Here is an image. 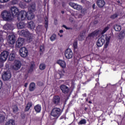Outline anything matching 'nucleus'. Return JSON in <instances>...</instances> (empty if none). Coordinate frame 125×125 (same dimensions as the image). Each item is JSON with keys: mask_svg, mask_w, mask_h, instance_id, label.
<instances>
[{"mask_svg": "<svg viewBox=\"0 0 125 125\" xmlns=\"http://www.w3.org/2000/svg\"><path fill=\"white\" fill-rule=\"evenodd\" d=\"M106 42H107L109 43L110 42V39H111V37L110 36H106L105 38Z\"/></svg>", "mask_w": 125, "mask_h": 125, "instance_id": "obj_41", "label": "nucleus"}, {"mask_svg": "<svg viewBox=\"0 0 125 125\" xmlns=\"http://www.w3.org/2000/svg\"><path fill=\"white\" fill-rule=\"evenodd\" d=\"M105 43V40L102 38H99L96 42V45L98 47H101Z\"/></svg>", "mask_w": 125, "mask_h": 125, "instance_id": "obj_13", "label": "nucleus"}, {"mask_svg": "<svg viewBox=\"0 0 125 125\" xmlns=\"http://www.w3.org/2000/svg\"><path fill=\"white\" fill-rule=\"evenodd\" d=\"M25 116H26V115L24 113H22L21 114V118L24 120V119H25Z\"/></svg>", "mask_w": 125, "mask_h": 125, "instance_id": "obj_46", "label": "nucleus"}, {"mask_svg": "<svg viewBox=\"0 0 125 125\" xmlns=\"http://www.w3.org/2000/svg\"><path fill=\"white\" fill-rule=\"evenodd\" d=\"M21 66H22L21 61L16 60L14 62V64L12 67L13 70H14L15 71H18V70L21 68Z\"/></svg>", "mask_w": 125, "mask_h": 125, "instance_id": "obj_5", "label": "nucleus"}, {"mask_svg": "<svg viewBox=\"0 0 125 125\" xmlns=\"http://www.w3.org/2000/svg\"><path fill=\"white\" fill-rule=\"evenodd\" d=\"M4 62V61H0V68H2V67H3V62Z\"/></svg>", "mask_w": 125, "mask_h": 125, "instance_id": "obj_45", "label": "nucleus"}, {"mask_svg": "<svg viewBox=\"0 0 125 125\" xmlns=\"http://www.w3.org/2000/svg\"><path fill=\"white\" fill-rule=\"evenodd\" d=\"M125 38V35L124 33H121L118 35V39L119 40H123Z\"/></svg>", "mask_w": 125, "mask_h": 125, "instance_id": "obj_36", "label": "nucleus"}, {"mask_svg": "<svg viewBox=\"0 0 125 125\" xmlns=\"http://www.w3.org/2000/svg\"><path fill=\"white\" fill-rule=\"evenodd\" d=\"M62 27L63 28H64L65 29H66V30H73V28L68 27L64 24L62 25Z\"/></svg>", "mask_w": 125, "mask_h": 125, "instance_id": "obj_42", "label": "nucleus"}, {"mask_svg": "<svg viewBox=\"0 0 125 125\" xmlns=\"http://www.w3.org/2000/svg\"><path fill=\"white\" fill-rule=\"evenodd\" d=\"M74 7V9H76V10H82L83 9V7L80 5L76 4Z\"/></svg>", "mask_w": 125, "mask_h": 125, "instance_id": "obj_35", "label": "nucleus"}, {"mask_svg": "<svg viewBox=\"0 0 125 125\" xmlns=\"http://www.w3.org/2000/svg\"><path fill=\"white\" fill-rule=\"evenodd\" d=\"M38 84L39 86H42V85H43V83L42 82H38Z\"/></svg>", "mask_w": 125, "mask_h": 125, "instance_id": "obj_44", "label": "nucleus"}, {"mask_svg": "<svg viewBox=\"0 0 125 125\" xmlns=\"http://www.w3.org/2000/svg\"><path fill=\"white\" fill-rule=\"evenodd\" d=\"M105 120V118H103L102 119V122H104Z\"/></svg>", "mask_w": 125, "mask_h": 125, "instance_id": "obj_64", "label": "nucleus"}, {"mask_svg": "<svg viewBox=\"0 0 125 125\" xmlns=\"http://www.w3.org/2000/svg\"><path fill=\"white\" fill-rule=\"evenodd\" d=\"M69 5L71 6V7H73V8H75V6H76V4L75 3H74L73 2H70L69 3Z\"/></svg>", "mask_w": 125, "mask_h": 125, "instance_id": "obj_43", "label": "nucleus"}, {"mask_svg": "<svg viewBox=\"0 0 125 125\" xmlns=\"http://www.w3.org/2000/svg\"><path fill=\"white\" fill-rule=\"evenodd\" d=\"M61 13H62V14H64L65 13V12H64V11H61Z\"/></svg>", "mask_w": 125, "mask_h": 125, "instance_id": "obj_60", "label": "nucleus"}, {"mask_svg": "<svg viewBox=\"0 0 125 125\" xmlns=\"http://www.w3.org/2000/svg\"><path fill=\"white\" fill-rule=\"evenodd\" d=\"M73 47L74 48V50L76 49H78V41H74L73 43Z\"/></svg>", "mask_w": 125, "mask_h": 125, "instance_id": "obj_30", "label": "nucleus"}, {"mask_svg": "<svg viewBox=\"0 0 125 125\" xmlns=\"http://www.w3.org/2000/svg\"><path fill=\"white\" fill-rule=\"evenodd\" d=\"M27 86H28V83H25L24 84V87H27Z\"/></svg>", "mask_w": 125, "mask_h": 125, "instance_id": "obj_55", "label": "nucleus"}, {"mask_svg": "<svg viewBox=\"0 0 125 125\" xmlns=\"http://www.w3.org/2000/svg\"><path fill=\"white\" fill-rule=\"evenodd\" d=\"M28 10L30 13H33L36 11V4H31L28 8Z\"/></svg>", "mask_w": 125, "mask_h": 125, "instance_id": "obj_19", "label": "nucleus"}, {"mask_svg": "<svg viewBox=\"0 0 125 125\" xmlns=\"http://www.w3.org/2000/svg\"><path fill=\"white\" fill-rule=\"evenodd\" d=\"M61 98L59 95H55L53 97L52 100V102H53V104L56 105V106L58 105L59 104H60V100Z\"/></svg>", "mask_w": 125, "mask_h": 125, "instance_id": "obj_8", "label": "nucleus"}, {"mask_svg": "<svg viewBox=\"0 0 125 125\" xmlns=\"http://www.w3.org/2000/svg\"><path fill=\"white\" fill-rule=\"evenodd\" d=\"M1 8H2V5H0V9H1Z\"/></svg>", "mask_w": 125, "mask_h": 125, "instance_id": "obj_63", "label": "nucleus"}, {"mask_svg": "<svg viewBox=\"0 0 125 125\" xmlns=\"http://www.w3.org/2000/svg\"><path fill=\"white\" fill-rule=\"evenodd\" d=\"M64 74H65V71L63 69L59 71L58 73L56 74L57 79L58 80L61 79L64 76Z\"/></svg>", "mask_w": 125, "mask_h": 125, "instance_id": "obj_17", "label": "nucleus"}, {"mask_svg": "<svg viewBox=\"0 0 125 125\" xmlns=\"http://www.w3.org/2000/svg\"><path fill=\"white\" fill-rule=\"evenodd\" d=\"M57 36L56 34H53L50 38L51 42H54L56 40Z\"/></svg>", "mask_w": 125, "mask_h": 125, "instance_id": "obj_33", "label": "nucleus"}, {"mask_svg": "<svg viewBox=\"0 0 125 125\" xmlns=\"http://www.w3.org/2000/svg\"><path fill=\"white\" fill-rule=\"evenodd\" d=\"M109 30V26L105 27L101 33V35H104V33Z\"/></svg>", "mask_w": 125, "mask_h": 125, "instance_id": "obj_37", "label": "nucleus"}, {"mask_svg": "<svg viewBox=\"0 0 125 125\" xmlns=\"http://www.w3.org/2000/svg\"><path fill=\"white\" fill-rule=\"evenodd\" d=\"M18 29H24L25 28V23L23 22H20L17 24Z\"/></svg>", "mask_w": 125, "mask_h": 125, "instance_id": "obj_25", "label": "nucleus"}, {"mask_svg": "<svg viewBox=\"0 0 125 125\" xmlns=\"http://www.w3.org/2000/svg\"><path fill=\"white\" fill-rule=\"evenodd\" d=\"M83 97H86V94H83Z\"/></svg>", "mask_w": 125, "mask_h": 125, "instance_id": "obj_57", "label": "nucleus"}, {"mask_svg": "<svg viewBox=\"0 0 125 125\" xmlns=\"http://www.w3.org/2000/svg\"><path fill=\"white\" fill-rule=\"evenodd\" d=\"M119 16V15L118 14H114L113 15H112L110 16V19H112V20H114V19H116V18H117V17Z\"/></svg>", "mask_w": 125, "mask_h": 125, "instance_id": "obj_34", "label": "nucleus"}, {"mask_svg": "<svg viewBox=\"0 0 125 125\" xmlns=\"http://www.w3.org/2000/svg\"><path fill=\"white\" fill-rule=\"evenodd\" d=\"M57 64H58L60 65V66L62 68V69H64V68H66V62L62 60H59L57 61L56 62Z\"/></svg>", "mask_w": 125, "mask_h": 125, "instance_id": "obj_15", "label": "nucleus"}, {"mask_svg": "<svg viewBox=\"0 0 125 125\" xmlns=\"http://www.w3.org/2000/svg\"><path fill=\"white\" fill-rule=\"evenodd\" d=\"M96 3L97 5L100 8H102V7H104V5H105V1H104V0H97Z\"/></svg>", "mask_w": 125, "mask_h": 125, "instance_id": "obj_16", "label": "nucleus"}, {"mask_svg": "<svg viewBox=\"0 0 125 125\" xmlns=\"http://www.w3.org/2000/svg\"><path fill=\"white\" fill-rule=\"evenodd\" d=\"M5 120V117L2 115H0V123H2Z\"/></svg>", "mask_w": 125, "mask_h": 125, "instance_id": "obj_39", "label": "nucleus"}, {"mask_svg": "<svg viewBox=\"0 0 125 125\" xmlns=\"http://www.w3.org/2000/svg\"><path fill=\"white\" fill-rule=\"evenodd\" d=\"M64 55L67 59H71L73 58V51L71 49L68 48L65 50Z\"/></svg>", "mask_w": 125, "mask_h": 125, "instance_id": "obj_6", "label": "nucleus"}, {"mask_svg": "<svg viewBox=\"0 0 125 125\" xmlns=\"http://www.w3.org/2000/svg\"><path fill=\"white\" fill-rule=\"evenodd\" d=\"M34 67H35V63H31L30 67L28 71V73H31V72H33V71H34Z\"/></svg>", "mask_w": 125, "mask_h": 125, "instance_id": "obj_29", "label": "nucleus"}, {"mask_svg": "<svg viewBox=\"0 0 125 125\" xmlns=\"http://www.w3.org/2000/svg\"><path fill=\"white\" fill-rule=\"evenodd\" d=\"M60 33H61V34H62V33H63V30H60Z\"/></svg>", "mask_w": 125, "mask_h": 125, "instance_id": "obj_59", "label": "nucleus"}, {"mask_svg": "<svg viewBox=\"0 0 125 125\" xmlns=\"http://www.w3.org/2000/svg\"><path fill=\"white\" fill-rule=\"evenodd\" d=\"M24 1H25V2H30V1H31L32 0H23Z\"/></svg>", "mask_w": 125, "mask_h": 125, "instance_id": "obj_51", "label": "nucleus"}, {"mask_svg": "<svg viewBox=\"0 0 125 125\" xmlns=\"http://www.w3.org/2000/svg\"><path fill=\"white\" fill-rule=\"evenodd\" d=\"M2 87V82L0 80V89H1V87Z\"/></svg>", "mask_w": 125, "mask_h": 125, "instance_id": "obj_49", "label": "nucleus"}, {"mask_svg": "<svg viewBox=\"0 0 125 125\" xmlns=\"http://www.w3.org/2000/svg\"><path fill=\"white\" fill-rule=\"evenodd\" d=\"M22 4H20V6L21 8H23V7H24V6L23 5H22Z\"/></svg>", "mask_w": 125, "mask_h": 125, "instance_id": "obj_56", "label": "nucleus"}, {"mask_svg": "<svg viewBox=\"0 0 125 125\" xmlns=\"http://www.w3.org/2000/svg\"><path fill=\"white\" fill-rule=\"evenodd\" d=\"M28 49L26 47H22L20 49V55L21 57L25 58L28 56Z\"/></svg>", "mask_w": 125, "mask_h": 125, "instance_id": "obj_3", "label": "nucleus"}, {"mask_svg": "<svg viewBox=\"0 0 125 125\" xmlns=\"http://www.w3.org/2000/svg\"><path fill=\"white\" fill-rule=\"evenodd\" d=\"M85 124H86V120L84 119H82L78 122L79 125H85Z\"/></svg>", "mask_w": 125, "mask_h": 125, "instance_id": "obj_28", "label": "nucleus"}, {"mask_svg": "<svg viewBox=\"0 0 125 125\" xmlns=\"http://www.w3.org/2000/svg\"><path fill=\"white\" fill-rule=\"evenodd\" d=\"M125 72H124V73H123L122 74V77H124V76H125Z\"/></svg>", "mask_w": 125, "mask_h": 125, "instance_id": "obj_62", "label": "nucleus"}, {"mask_svg": "<svg viewBox=\"0 0 125 125\" xmlns=\"http://www.w3.org/2000/svg\"><path fill=\"white\" fill-rule=\"evenodd\" d=\"M42 46H40V51H42Z\"/></svg>", "mask_w": 125, "mask_h": 125, "instance_id": "obj_58", "label": "nucleus"}, {"mask_svg": "<svg viewBox=\"0 0 125 125\" xmlns=\"http://www.w3.org/2000/svg\"><path fill=\"white\" fill-rule=\"evenodd\" d=\"M0 2H1L2 3H3L5 2L4 0H0Z\"/></svg>", "mask_w": 125, "mask_h": 125, "instance_id": "obj_54", "label": "nucleus"}, {"mask_svg": "<svg viewBox=\"0 0 125 125\" xmlns=\"http://www.w3.org/2000/svg\"><path fill=\"white\" fill-rule=\"evenodd\" d=\"M61 115V109L58 107H55L53 108L50 113V120H55L58 119Z\"/></svg>", "mask_w": 125, "mask_h": 125, "instance_id": "obj_2", "label": "nucleus"}, {"mask_svg": "<svg viewBox=\"0 0 125 125\" xmlns=\"http://www.w3.org/2000/svg\"><path fill=\"white\" fill-rule=\"evenodd\" d=\"M5 125H15V122L14 120H9L6 124Z\"/></svg>", "mask_w": 125, "mask_h": 125, "instance_id": "obj_27", "label": "nucleus"}, {"mask_svg": "<svg viewBox=\"0 0 125 125\" xmlns=\"http://www.w3.org/2000/svg\"><path fill=\"white\" fill-rule=\"evenodd\" d=\"M12 3L13 4H16L17 3V0H13Z\"/></svg>", "mask_w": 125, "mask_h": 125, "instance_id": "obj_48", "label": "nucleus"}, {"mask_svg": "<svg viewBox=\"0 0 125 125\" xmlns=\"http://www.w3.org/2000/svg\"><path fill=\"white\" fill-rule=\"evenodd\" d=\"M9 55V52L7 51H3L0 55V61H6Z\"/></svg>", "mask_w": 125, "mask_h": 125, "instance_id": "obj_4", "label": "nucleus"}, {"mask_svg": "<svg viewBox=\"0 0 125 125\" xmlns=\"http://www.w3.org/2000/svg\"><path fill=\"white\" fill-rule=\"evenodd\" d=\"M25 42V39L24 38H18V40L16 42V46L18 48H20V47H21V46H23V44Z\"/></svg>", "mask_w": 125, "mask_h": 125, "instance_id": "obj_7", "label": "nucleus"}, {"mask_svg": "<svg viewBox=\"0 0 125 125\" xmlns=\"http://www.w3.org/2000/svg\"><path fill=\"white\" fill-rule=\"evenodd\" d=\"M35 26L36 25L35 24L34 21H31L29 22H28V28H30V29H35Z\"/></svg>", "mask_w": 125, "mask_h": 125, "instance_id": "obj_23", "label": "nucleus"}, {"mask_svg": "<svg viewBox=\"0 0 125 125\" xmlns=\"http://www.w3.org/2000/svg\"><path fill=\"white\" fill-rule=\"evenodd\" d=\"M100 31L99 30H96L92 32V33H89L88 36L87 37V39H91V38H95V37H97L98 35H99V32Z\"/></svg>", "mask_w": 125, "mask_h": 125, "instance_id": "obj_10", "label": "nucleus"}, {"mask_svg": "<svg viewBox=\"0 0 125 125\" xmlns=\"http://www.w3.org/2000/svg\"><path fill=\"white\" fill-rule=\"evenodd\" d=\"M8 42L10 44H14L16 42L15 36L14 35H9Z\"/></svg>", "mask_w": 125, "mask_h": 125, "instance_id": "obj_14", "label": "nucleus"}, {"mask_svg": "<svg viewBox=\"0 0 125 125\" xmlns=\"http://www.w3.org/2000/svg\"><path fill=\"white\" fill-rule=\"evenodd\" d=\"M2 34H3V32H2V31H0V42H1L2 41H3V38L2 37H3Z\"/></svg>", "mask_w": 125, "mask_h": 125, "instance_id": "obj_40", "label": "nucleus"}, {"mask_svg": "<svg viewBox=\"0 0 125 125\" xmlns=\"http://www.w3.org/2000/svg\"><path fill=\"white\" fill-rule=\"evenodd\" d=\"M11 78V74L4 72L2 75V79L3 81H8Z\"/></svg>", "mask_w": 125, "mask_h": 125, "instance_id": "obj_12", "label": "nucleus"}, {"mask_svg": "<svg viewBox=\"0 0 125 125\" xmlns=\"http://www.w3.org/2000/svg\"><path fill=\"white\" fill-rule=\"evenodd\" d=\"M60 88L62 92L63 93H64V94H67L69 93V91H70V88H69V87L64 84L61 85L60 86Z\"/></svg>", "mask_w": 125, "mask_h": 125, "instance_id": "obj_9", "label": "nucleus"}, {"mask_svg": "<svg viewBox=\"0 0 125 125\" xmlns=\"http://www.w3.org/2000/svg\"><path fill=\"white\" fill-rule=\"evenodd\" d=\"M13 113H16L18 112V106L14 105L13 108Z\"/></svg>", "mask_w": 125, "mask_h": 125, "instance_id": "obj_38", "label": "nucleus"}, {"mask_svg": "<svg viewBox=\"0 0 125 125\" xmlns=\"http://www.w3.org/2000/svg\"><path fill=\"white\" fill-rule=\"evenodd\" d=\"M88 103H89V104H91L92 103V102L91 101H89Z\"/></svg>", "mask_w": 125, "mask_h": 125, "instance_id": "obj_61", "label": "nucleus"}, {"mask_svg": "<svg viewBox=\"0 0 125 125\" xmlns=\"http://www.w3.org/2000/svg\"><path fill=\"white\" fill-rule=\"evenodd\" d=\"M92 8L95 9V4H93L92 5Z\"/></svg>", "mask_w": 125, "mask_h": 125, "instance_id": "obj_53", "label": "nucleus"}, {"mask_svg": "<svg viewBox=\"0 0 125 125\" xmlns=\"http://www.w3.org/2000/svg\"><path fill=\"white\" fill-rule=\"evenodd\" d=\"M3 28L4 30H11V29H12L11 24H9V23H7V24H5L3 26Z\"/></svg>", "mask_w": 125, "mask_h": 125, "instance_id": "obj_26", "label": "nucleus"}, {"mask_svg": "<svg viewBox=\"0 0 125 125\" xmlns=\"http://www.w3.org/2000/svg\"><path fill=\"white\" fill-rule=\"evenodd\" d=\"M21 35H23V36L25 38H27V39H29L30 41L32 40V38H31V33H30L29 31H27L26 30H21Z\"/></svg>", "mask_w": 125, "mask_h": 125, "instance_id": "obj_11", "label": "nucleus"}, {"mask_svg": "<svg viewBox=\"0 0 125 125\" xmlns=\"http://www.w3.org/2000/svg\"><path fill=\"white\" fill-rule=\"evenodd\" d=\"M108 45H109V43L106 42L104 45V48H107V47H108Z\"/></svg>", "mask_w": 125, "mask_h": 125, "instance_id": "obj_47", "label": "nucleus"}, {"mask_svg": "<svg viewBox=\"0 0 125 125\" xmlns=\"http://www.w3.org/2000/svg\"><path fill=\"white\" fill-rule=\"evenodd\" d=\"M16 56L14 53L10 54L9 56V61H14V60H15V59H16Z\"/></svg>", "mask_w": 125, "mask_h": 125, "instance_id": "obj_24", "label": "nucleus"}, {"mask_svg": "<svg viewBox=\"0 0 125 125\" xmlns=\"http://www.w3.org/2000/svg\"><path fill=\"white\" fill-rule=\"evenodd\" d=\"M36 89V83H35L32 82L30 83L29 86V91H34Z\"/></svg>", "mask_w": 125, "mask_h": 125, "instance_id": "obj_21", "label": "nucleus"}, {"mask_svg": "<svg viewBox=\"0 0 125 125\" xmlns=\"http://www.w3.org/2000/svg\"><path fill=\"white\" fill-rule=\"evenodd\" d=\"M113 29L116 32H120L122 30V26L118 24H115L113 25Z\"/></svg>", "mask_w": 125, "mask_h": 125, "instance_id": "obj_22", "label": "nucleus"}, {"mask_svg": "<svg viewBox=\"0 0 125 125\" xmlns=\"http://www.w3.org/2000/svg\"><path fill=\"white\" fill-rule=\"evenodd\" d=\"M46 65L44 63H41L39 66V69H40L42 71L44 70L45 69Z\"/></svg>", "mask_w": 125, "mask_h": 125, "instance_id": "obj_32", "label": "nucleus"}, {"mask_svg": "<svg viewBox=\"0 0 125 125\" xmlns=\"http://www.w3.org/2000/svg\"><path fill=\"white\" fill-rule=\"evenodd\" d=\"M34 109L37 113H41V111H42V106L38 104L34 106Z\"/></svg>", "mask_w": 125, "mask_h": 125, "instance_id": "obj_20", "label": "nucleus"}, {"mask_svg": "<svg viewBox=\"0 0 125 125\" xmlns=\"http://www.w3.org/2000/svg\"><path fill=\"white\" fill-rule=\"evenodd\" d=\"M44 27L47 30V28H48V19L47 18L44 21Z\"/></svg>", "mask_w": 125, "mask_h": 125, "instance_id": "obj_31", "label": "nucleus"}, {"mask_svg": "<svg viewBox=\"0 0 125 125\" xmlns=\"http://www.w3.org/2000/svg\"><path fill=\"white\" fill-rule=\"evenodd\" d=\"M98 22H99L98 20L95 21H94V24H95V25H96V24H98Z\"/></svg>", "mask_w": 125, "mask_h": 125, "instance_id": "obj_50", "label": "nucleus"}, {"mask_svg": "<svg viewBox=\"0 0 125 125\" xmlns=\"http://www.w3.org/2000/svg\"><path fill=\"white\" fill-rule=\"evenodd\" d=\"M62 7H65V2H62Z\"/></svg>", "mask_w": 125, "mask_h": 125, "instance_id": "obj_52", "label": "nucleus"}, {"mask_svg": "<svg viewBox=\"0 0 125 125\" xmlns=\"http://www.w3.org/2000/svg\"><path fill=\"white\" fill-rule=\"evenodd\" d=\"M32 106H33V103L32 102H29L27 103L24 108V112H28V111H29V110L31 109Z\"/></svg>", "mask_w": 125, "mask_h": 125, "instance_id": "obj_18", "label": "nucleus"}, {"mask_svg": "<svg viewBox=\"0 0 125 125\" xmlns=\"http://www.w3.org/2000/svg\"><path fill=\"white\" fill-rule=\"evenodd\" d=\"M10 12L6 10H4L1 12V15L2 18L5 21H10L12 20V17H17L18 20L20 21H23L26 18L28 19V20H32L33 19V16L31 15V17H28V13L25 11H19V9L16 7H12L11 8Z\"/></svg>", "mask_w": 125, "mask_h": 125, "instance_id": "obj_1", "label": "nucleus"}]
</instances>
